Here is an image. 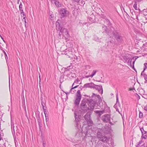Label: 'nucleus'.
I'll return each instance as SVG.
<instances>
[{
    "mask_svg": "<svg viewBox=\"0 0 147 147\" xmlns=\"http://www.w3.org/2000/svg\"><path fill=\"white\" fill-rule=\"evenodd\" d=\"M24 22L25 23V24H26V19H24Z\"/></svg>",
    "mask_w": 147,
    "mask_h": 147,
    "instance_id": "obj_52",
    "label": "nucleus"
},
{
    "mask_svg": "<svg viewBox=\"0 0 147 147\" xmlns=\"http://www.w3.org/2000/svg\"><path fill=\"white\" fill-rule=\"evenodd\" d=\"M97 129V127H96V128H95V129Z\"/></svg>",
    "mask_w": 147,
    "mask_h": 147,
    "instance_id": "obj_61",
    "label": "nucleus"
},
{
    "mask_svg": "<svg viewBox=\"0 0 147 147\" xmlns=\"http://www.w3.org/2000/svg\"><path fill=\"white\" fill-rule=\"evenodd\" d=\"M91 114V112H88L84 116V117L86 121L90 119V115Z\"/></svg>",
    "mask_w": 147,
    "mask_h": 147,
    "instance_id": "obj_18",
    "label": "nucleus"
},
{
    "mask_svg": "<svg viewBox=\"0 0 147 147\" xmlns=\"http://www.w3.org/2000/svg\"><path fill=\"white\" fill-rule=\"evenodd\" d=\"M54 3L58 7H60L61 6V4H60L59 2L57 1L54 0Z\"/></svg>",
    "mask_w": 147,
    "mask_h": 147,
    "instance_id": "obj_26",
    "label": "nucleus"
},
{
    "mask_svg": "<svg viewBox=\"0 0 147 147\" xmlns=\"http://www.w3.org/2000/svg\"><path fill=\"white\" fill-rule=\"evenodd\" d=\"M74 82H76V83H75V84H80L81 82V81H80V80L78 78Z\"/></svg>",
    "mask_w": 147,
    "mask_h": 147,
    "instance_id": "obj_30",
    "label": "nucleus"
},
{
    "mask_svg": "<svg viewBox=\"0 0 147 147\" xmlns=\"http://www.w3.org/2000/svg\"><path fill=\"white\" fill-rule=\"evenodd\" d=\"M97 72V71L96 70H94L92 74H96Z\"/></svg>",
    "mask_w": 147,
    "mask_h": 147,
    "instance_id": "obj_43",
    "label": "nucleus"
},
{
    "mask_svg": "<svg viewBox=\"0 0 147 147\" xmlns=\"http://www.w3.org/2000/svg\"><path fill=\"white\" fill-rule=\"evenodd\" d=\"M84 114V113L81 112V111L78 109H76L74 112L75 121L76 122H79L80 120V115Z\"/></svg>",
    "mask_w": 147,
    "mask_h": 147,
    "instance_id": "obj_3",
    "label": "nucleus"
},
{
    "mask_svg": "<svg viewBox=\"0 0 147 147\" xmlns=\"http://www.w3.org/2000/svg\"><path fill=\"white\" fill-rule=\"evenodd\" d=\"M88 19H89V20H92V18H90V17Z\"/></svg>",
    "mask_w": 147,
    "mask_h": 147,
    "instance_id": "obj_51",
    "label": "nucleus"
},
{
    "mask_svg": "<svg viewBox=\"0 0 147 147\" xmlns=\"http://www.w3.org/2000/svg\"><path fill=\"white\" fill-rule=\"evenodd\" d=\"M116 100H117V102L118 101V95H117L116 96Z\"/></svg>",
    "mask_w": 147,
    "mask_h": 147,
    "instance_id": "obj_45",
    "label": "nucleus"
},
{
    "mask_svg": "<svg viewBox=\"0 0 147 147\" xmlns=\"http://www.w3.org/2000/svg\"><path fill=\"white\" fill-rule=\"evenodd\" d=\"M136 147H145V143L142 140H140Z\"/></svg>",
    "mask_w": 147,
    "mask_h": 147,
    "instance_id": "obj_16",
    "label": "nucleus"
},
{
    "mask_svg": "<svg viewBox=\"0 0 147 147\" xmlns=\"http://www.w3.org/2000/svg\"><path fill=\"white\" fill-rule=\"evenodd\" d=\"M58 24L57 25H57H58V27L59 26V28H58V30H59V34L61 35L63 34L64 35H67L68 34V32L66 29L65 28H61L59 26V24L58 23Z\"/></svg>",
    "mask_w": 147,
    "mask_h": 147,
    "instance_id": "obj_6",
    "label": "nucleus"
},
{
    "mask_svg": "<svg viewBox=\"0 0 147 147\" xmlns=\"http://www.w3.org/2000/svg\"><path fill=\"white\" fill-rule=\"evenodd\" d=\"M114 107L116 109V111L119 112V113L121 114L120 112L119 111V108H120V106L118 104H116L114 106Z\"/></svg>",
    "mask_w": 147,
    "mask_h": 147,
    "instance_id": "obj_23",
    "label": "nucleus"
},
{
    "mask_svg": "<svg viewBox=\"0 0 147 147\" xmlns=\"http://www.w3.org/2000/svg\"><path fill=\"white\" fill-rule=\"evenodd\" d=\"M41 105L42 107V109H44V108H45V104H44V103L43 102H41Z\"/></svg>",
    "mask_w": 147,
    "mask_h": 147,
    "instance_id": "obj_41",
    "label": "nucleus"
},
{
    "mask_svg": "<svg viewBox=\"0 0 147 147\" xmlns=\"http://www.w3.org/2000/svg\"><path fill=\"white\" fill-rule=\"evenodd\" d=\"M72 68V66H69L67 67V68H62L61 70V71L60 72L61 74H63L66 71L69 70L70 69H71Z\"/></svg>",
    "mask_w": 147,
    "mask_h": 147,
    "instance_id": "obj_14",
    "label": "nucleus"
},
{
    "mask_svg": "<svg viewBox=\"0 0 147 147\" xmlns=\"http://www.w3.org/2000/svg\"><path fill=\"white\" fill-rule=\"evenodd\" d=\"M109 138H107L105 136H103L100 139V140L104 142H107L109 140Z\"/></svg>",
    "mask_w": 147,
    "mask_h": 147,
    "instance_id": "obj_17",
    "label": "nucleus"
},
{
    "mask_svg": "<svg viewBox=\"0 0 147 147\" xmlns=\"http://www.w3.org/2000/svg\"><path fill=\"white\" fill-rule=\"evenodd\" d=\"M81 106L82 110V111L81 112H83L84 113L86 112L88 109L87 106L86 105V102L84 100L82 101L81 104Z\"/></svg>",
    "mask_w": 147,
    "mask_h": 147,
    "instance_id": "obj_7",
    "label": "nucleus"
},
{
    "mask_svg": "<svg viewBox=\"0 0 147 147\" xmlns=\"http://www.w3.org/2000/svg\"><path fill=\"white\" fill-rule=\"evenodd\" d=\"M101 79H100V80H97V81H98V82H100V80H101Z\"/></svg>",
    "mask_w": 147,
    "mask_h": 147,
    "instance_id": "obj_56",
    "label": "nucleus"
},
{
    "mask_svg": "<svg viewBox=\"0 0 147 147\" xmlns=\"http://www.w3.org/2000/svg\"><path fill=\"white\" fill-rule=\"evenodd\" d=\"M102 77H101V78L102 79Z\"/></svg>",
    "mask_w": 147,
    "mask_h": 147,
    "instance_id": "obj_62",
    "label": "nucleus"
},
{
    "mask_svg": "<svg viewBox=\"0 0 147 147\" xmlns=\"http://www.w3.org/2000/svg\"><path fill=\"white\" fill-rule=\"evenodd\" d=\"M22 16H23L22 17H23V19H25L26 16L25 14L24 13H22Z\"/></svg>",
    "mask_w": 147,
    "mask_h": 147,
    "instance_id": "obj_36",
    "label": "nucleus"
},
{
    "mask_svg": "<svg viewBox=\"0 0 147 147\" xmlns=\"http://www.w3.org/2000/svg\"><path fill=\"white\" fill-rule=\"evenodd\" d=\"M20 0H18V3H19V1Z\"/></svg>",
    "mask_w": 147,
    "mask_h": 147,
    "instance_id": "obj_60",
    "label": "nucleus"
},
{
    "mask_svg": "<svg viewBox=\"0 0 147 147\" xmlns=\"http://www.w3.org/2000/svg\"><path fill=\"white\" fill-rule=\"evenodd\" d=\"M144 65L143 70L142 71L141 74H143V73H147V63H144Z\"/></svg>",
    "mask_w": 147,
    "mask_h": 147,
    "instance_id": "obj_19",
    "label": "nucleus"
},
{
    "mask_svg": "<svg viewBox=\"0 0 147 147\" xmlns=\"http://www.w3.org/2000/svg\"><path fill=\"white\" fill-rule=\"evenodd\" d=\"M43 109V110L44 113L45 115H46V109L44 108V109Z\"/></svg>",
    "mask_w": 147,
    "mask_h": 147,
    "instance_id": "obj_44",
    "label": "nucleus"
},
{
    "mask_svg": "<svg viewBox=\"0 0 147 147\" xmlns=\"http://www.w3.org/2000/svg\"><path fill=\"white\" fill-rule=\"evenodd\" d=\"M105 22L109 26H111L112 24L110 22V21L107 19H106Z\"/></svg>",
    "mask_w": 147,
    "mask_h": 147,
    "instance_id": "obj_27",
    "label": "nucleus"
},
{
    "mask_svg": "<svg viewBox=\"0 0 147 147\" xmlns=\"http://www.w3.org/2000/svg\"><path fill=\"white\" fill-rule=\"evenodd\" d=\"M143 45L144 46H145L147 47V43H145Z\"/></svg>",
    "mask_w": 147,
    "mask_h": 147,
    "instance_id": "obj_47",
    "label": "nucleus"
},
{
    "mask_svg": "<svg viewBox=\"0 0 147 147\" xmlns=\"http://www.w3.org/2000/svg\"><path fill=\"white\" fill-rule=\"evenodd\" d=\"M64 77V76L63 75H61L60 77V83H61L63 81V79Z\"/></svg>",
    "mask_w": 147,
    "mask_h": 147,
    "instance_id": "obj_31",
    "label": "nucleus"
},
{
    "mask_svg": "<svg viewBox=\"0 0 147 147\" xmlns=\"http://www.w3.org/2000/svg\"><path fill=\"white\" fill-rule=\"evenodd\" d=\"M65 93L66 94V95H68V94H69L70 93V92H65Z\"/></svg>",
    "mask_w": 147,
    "mask_h": 147,
    "instance_id": "obj_46",
    "label": "nucleus"
},
{
    "mask_svg": "<svg viewBox=\"0 0 147 147\" xmlns=\"http://www.w3.org/2000/svg\"><path fill=\"white\" fill-rule=\"evenodd\" d=\"M0 138H1V134H0Z\"/></svg>",
    "mask_w": 147,
    "mask_h": 147,
    "instance_id": "obj_59",
    "label": "nucleus"
},
{
    "mask_svg": "<svg viewBox=\"0 0 147 147\" xmlns=\"http://www.w3.org/2000/svg\"><path fill=\"white\" fill-rule=\"evenodd\" d=\"M9 82H10V76H9Z\"/></svg>",
    "mask_w": 147,
    "mask_h": 147,
    "instance_id": "obj_55",
    "label": "nucleus"
},
{
    "mask_svg": "<svg viewBox=\"0 0 147 147\" xmlns=\"http://www.w3.org/2000/svg\"><path fill=\"white\" fill-rule=\"evenodd\" d=\"M59 13L61 18H64L67 16L69 13V12L65 9L63 8L59 11Z\"/></svg>",
    "mask_w": 147,
    "mask_h": 147,
    "instance_id": "obj_8",
    "label": "nucleus"
},
{
    "mask_svg": "<svg viewBox=\"0 0 147 147\" xmlns=\"http://www.w3.org/2000/svg\"><path fill=\"white\" fill-rule=\"evenodd\" d=\"M94 86V84L93 83H87L84 84V86L85 87L93 88Z\"/></svg>",
    "mask_w": 147,
    "mask_h": 147,
    "instance_id": "obj_15",
    "label": "nucleus"
},
{
    "mask_svg": "<svg viewBox=\"0 0 147 147\" xmlns=\"http://www.w3.org/2000/svg\"><path fill=\"white\" fill-rule=\"evenodd\" d=\"M133 10H132V11H131V10H130V12H131V13L133 14Z\"/></svg>",
    "mask_w": 147,
    "mask_h": 147,
    "instance_id": "obj_50",
    "label": "nucleus"
},
{
    "mask_svg": "<svg viewBox=\"0 0 147 147\" xmlns=\"http://www.w3.org/2000/svg\"><path fill=\"white\" fill-rule=\"evenodd\" d=\"M142 0H135L134 1L136 2V3H138L140 2Z\"/></svg>",
    "mask_w": 147,
    "mask_h": 147,
    "instance_id": "obj_42",
    "label": "nucleus"
},
{
    "mask_svg": "<svg viewBox=\"0 0 147 147\" xmlns=\"http://www.w3.org/2000/svg\"><path fill=\"white\" fill-rule=\"evenodd\" d=\"M11 131L13 135V134H15V130L16 131V134L17 135H18V133L19 134V133H18V132L17 131L18 128L17 126L15 127V126H14L13 125H11Z\"/></svg>",
    "mask_w": 147,
    "mask_h": 147,
    "instance_id": "obj_12",
    "label": "nucleus"
},
{
    "mask_svg": "<svg viewBox=\"0 0 147 147\" xmlns=\"http://www.w3.org/2000/svg\"><path fill=\"white\" fill-rule=\"evenodd\" d=\"M86 121L88 123V128L86 129V126L85 125H84L83 127V129L84 128H86V129L83 131L86 134H90L91 133L92 131H94V130L92 129V127L89 128L90 126H92L93 125V121L90 119L88 120H87Z\"/></svg>",
    "mask_w": 147,
    "mask_h": 147,
    "instance_id": "obj_2",
    "label": "nucleus"
},
{
    "mask_svg": "<svg viewBox=\"0 0 147 147\" xmlns=\"http://www.w3.org/2000/svg\"><path fill=\"white\" fill-rule=\"evenodd\" d=\"M97 90L98 92L101 94L103 93V89L101 86L96 85L94 84V88Z\"/></svg>",
    "mask_w": 147,
    "mask_h": 147,
    "instance_id": "obj_11",
    "label": "nucleus"
},
{
    "mask_svg": "<svg viewBox=\"0 0 147 147\" xmlns=\"http://www.w3.org/2000/svg\"><path fill=\"white\" fill-rule=\"evenodd\" d=\"M22 3H20V5L19 6L20 10L22 9Z\"/></svg>",
    "mask_w": 147,
    "mask_h": 147,
    "instance_id": "obj_33",
    "label": "nucleus"
},
{
    "mask_svg": "<svg viewBox=\"0 0 147 147\" xmlns=\"http://www.w3.org/2000/svg\"><path fill=\"white\" fill-rule=\"evenodd\" d=\"M91 98V99L90 100L91 101V103L94 102L97 104L98 106L100 104V103L102 102V99L100 96L98 95H97L94 93L93 94Z\"/></svg>",
    "mask_w": 147,
    "mask_h": 147,
    "instance_id": "obj_1",
    "label": "nucleus"
},
{
    "mask_svg": "<svg viewBox=\"0 0 147 147\" xmlns=\"http://www.w3.org/2000/svg\"><path fill=\"white\" fill-rule=\"evenodd\" d=\"M1 138H0V141H1Z\"/></svg>",
    "mask_w": 147,
    "mask_h": 147,
    "instance_id": "obj_63",
    "label": "nucleus"
},
{
    "mask_svg": "<svg viewBox=\"0 0 147 147\" xmlns=\"http://www.w3.org/2000/svg\"><path fill=\"white\" fill-rule=\"evenodd\" d=\"M144 134H142V138L146 139L147 138V136L146 135H144Z\"/></svg>",
    "mask_w": 147,
    "mask_h": 147,
    "instance_id": "obj_37",
    "label": "nucleus"
},
{
    "mask_svg": "<svg viewBox=\"0 0 147 147\" xmlns=\"http://www.w3.org/2000/svg\"><path fill=\"white\" fill-rule=\"evenodd\" d=\"M39 77L40 80V79H41L40 76V75H39Z\"/></svg>",
    "mask_w": 147,
    "mask_h": 147,
    "instance_id": "obj_54",
    "label": "nucleus"
},
{
    "mask_svg": "<svg viewBox=\"0 0 147 147\" xmlns=\"http://www.w3.org/2000/svg\"><path fill=\"white\" fill-rule=\"evenodd\" d=\"M102 130L101 129H99L97 131V137L100 139L103 135H102L101 134Z\"/></svg>",
    "mask_w": 147,
    "mask_h": 147,
    "instance_id": "obj_20",
    "label": "nucleus"
},
{
    "mask_svg": "<svg viewBox=\"0 0 147 147\" xmlns=\"http://www.w3.org/2000/svg\"><path fill=\"white\" fill-rule=\"evenodd\" d=\"M89 67V68H90V66L88 65H86V67Z\"/></svg>",
    "mask_w": 147,
    "mask_h": 147,
    "instance_id": "obj_53",
    "label": "nucleus"
},
{
    "mask_svg": "<svg viewBox=\"0 0 147 147\" xmlns=\"http://www.w3.org/2000/svg\"><path fill=\"white\" fill-rule=\"evenodd\" d=\"M82 135V133L81 132H76L73 134V136H74L75 140L79 142L81 139Z\"/></svg>",
    "mask_w": 147,
    "mask_h": 147,
    "instance_id": "obj_5",
    "label": "nucleus"
},
{
    "mask_svg": "<svg viewBox=\"0 0 147 147\" xmlns=\"http://www.w3.org/2000/svg\"><path fill=\"white\" fill-rule=\"evenodd\" d=\"M119 33V32L116 30H114L112 32V34L114 36V37H116Z\"/></svg>",
    "mask_w": 147,
    "mask_h": 147,
    "instance_id": "obj_24",
    "label": "nucleus"
},
{
    "mask_svg": "<svg viewBox=\"0 0 147 147\" xmlns=\"http://www.w3.org/2000/svg\"><path fill=\"white\" fill-rule=\"evenodd\" d=\"M115 38L117 40H121L122 39V36H121V34H118L116 37H115Z\"/></svg>",
    "mask_w": 147,
    "mask_h": 147,
    "instance_id": "obj_22",
    "label": "nucleus"
},
{
    "mask_svg": "<svg viewBox=\"0 0 147 147\" xmlns=\"http://www.w3.org/2000/svg\"><path fill=\"white\" fill-rule=\"evenodd\" d=\"M94 74H92V75H89L88 76H85V78H88L89 77L92 78L93 77V76H94Z\"/></svg>",
    "mask_w": 147,
    "mask_h": 147,
    "instance_id": "obj_32",
    "label": "nucleus"
},
{
    "mask_svg": "<svg viewBox=\"0 0 147 147\" xmlns=\"http://www.w3.org/2000/svg\"><path fill=\"white\" fill-rule=\"evenodd\" d=\"M89 107H88V109H89L90 110H93L94 108L95 107V109H100V107H97L96 105H97V104L94 103L93 102V103H91V101H89V104H88Z\"/></svg>",
    "mask_w": 147,
    "mask_h": 147,
    "instance_id": "obj_9",
    "label": "nucleus"
},
{
    "mask_svg": "<svg viewBox=\"0 0 147 147\" xmlns=\"http://www.w3.org/2000/svg\"><path fill=\"white\" fill-rule=\"evenodd\" d=\"M75 83H76V82H74L73 83L72 86V88L70 90V92L72 94H74L76 91V90H74V89L76 88L79 86V85H76L73 87V86L75 84Z\"/></svg>",
    "mask_w": 147,
    "mask_h": 147,
    "instance_id": "obj_13",
    "label": "nucleus"
},
{
    "mask_svg": "<svg viewBox=\"0 0 147 147\" xmlns=\"http://www.w3.org/2000/svg\"><path fill=\"white\" fill-rule=\"evenodd\" d=\"M80 125H79V124L78 123H77L76 124V125L75 126V127L76 128H77V129H79V126Z\"/></svg>",
    "mask_w": 147,
    "mask_h": 147,
    "instance_id": "obj_35",
    "label": "nucleus"
},
{
    "mask_svg": "<svg viewBox=\"0 0 147 147\" xmlns=\"http://www.w3.org/2000/svg\"><path fill=\"white\" fill-rule=\"evenodd\" d=\"M81 95L80 90L77 91L76 95V99L74 102V103L76 105L79 104L80 101L81 99Z\"/></svg>",
    "mask_w": 147,
    "mask_h": 147,
    "instance_id": "obj_4",
    "label": "nucleus"
},
{
    "mask_svg": "<svg viewBox=\"0 0 147 147\" xmlns=\"http://www.w3.org/2000/svg\"><path fill=\"white\" fill-rule=\"evenodd\" d=\"M45 115L46 118V122H47L48 121V117L46 116V115Z\"/></svg>",
    "mask_w": 147,
    "mask_h": 147,
    "instance_id": "obj_40",
    "label": "nucleus"
},
{
    "mask_svg": "<svg viewBox=\"0 0 147 147\" xmlns=\"http://www.w3.org/2000/svg\"><path fill=\"white\" fill-rule=\"evenodd\" d=\"M145 19H146V22H147V15L145 17Z\"/></svg>",
    "mask_w": 147,
    "mask_h": 147,
    "instance_id": "obj_48",
    "label": "nucleus"
},
{
    "mask_svg": "<svg viewBox=\"0 0 147 147\" xmlns=\"http://www.w3.org/2000/svg\"><path fill=\"white\" fill-rule=\"evenodd\" d=\"M25 26L26 27V24H25Z\"/></svg>",
    "mask_w": 147,
    "mask_h": 147,
    "instance_id": "obj_57",
    "label": "nucleus"
},
{
    "mask_svg": "<svg viewBox=\"0 0 147 147\" xmlns=\"http://www.w3.org/2000/svg\"><path fill=\"white\" fill-rule=\"evenodd\" d=\"M140 130L142 132V134H145L147 132L146 131L144 130L143 128H140Z\"/></svg>",
    "mask_w": 147,
    "mask_h": 147,
    "instance_id": "obj_29",
    "label": "nucleus"
},
{
    "mask_svg": "<svg viewBox=\"0 0 147 147\" xmlns=\"http://www.w3.org/2000/svg\"><path fill=\"white\" fill-rule=\"evenodd\" d=\"M146 147H147V146H146Z\"/></svg>",
    "mask_w": 147,
    "mask_h": 147,
    "instance_id": "obj_64",
    "label": "nucleus"
},
{
    "mask_svg": "<svg viewBox=\"0 0 147 147\" xmlns=\"http://www.w3.org/2000/svg\"><path fill=\"white\" fill-rule=\"evenodd\" d=\"M20 11L21 16L22 17L23 16H22V13H24V12L23 11V10L22 9V10H20Z\"/></svg>",
    "mask_w": 147,
    "mask_h": 147,
    "instance_id": "obj_39",
    "label": "nucleus"
},
{
    "mask_svg": "<svg viewBox=\"0 0 147 147\" xmlns=\"http://www.w3.org/2000/svg\"><path fill=\"white\" fill-rule=\"evenodd\" d=\"M134 3L133 5V7L136 10H137V5L138 3H136V2L134 1Z\"/></svg>",
    "mask_w": 147,
    "mask_h": 147,
    "instance_id": "obj_28",
    "label": "nucleus"
},
{
    "mask_svg": "<svg viewBox=\"0 0 147 147\" xmlns=\"http://www.w3.org/2000/svg\"><path fill=\"white\" fill-rule=\"evenodd\" d=\"M110 116L108 114L105 115L102 118V120L104 122H109L110 121Z\"/></svg>",
    "mask_w": 147,
    "mask_h": 147,
    "instance_id": "obj_10",
    "label": "nucleus"
},
{
    "mask_svg": "<svg viewBox=\"0 0 147 147\" xmlns=\"http://www.w3.org/2000/svg\"><path fill=\"white\" fill-rule=\"evenodd\" d=\"M143 113L141 112H140L139 114V117L140 118H142L143 117Z\"/></svg>",
    "mask_w": 147,
    "mask_h": 147,
    "instance_id": "obj_34",
    "label": "nucleus"
},
{
    "mask_svg": "<svg viewBox=\"0 0 147 147\" xmlns=\"http://www.w3.org/2000/svg\"><path fill=\"white\" fill-rule=\"evenodd\" d=\"M94 112L100 116L102 114L104 113V110H96L94 111Z\"/></svg>",
    "mask_w": 147,
    "mask_h": 147,
    "instance_id": "obj_21",
    "label": "nucleus"
},
{
    "mask_svg": "<svg viewBox=\"0 0 147 147\" xmlns=\"http://www.w3.org/2000/svg\"><path fill=\"white\" fill-rule=\"evenodd\" d=\"M134 62H135V61H133V64H134Z\"/></svg>",
    "mask_w": 147,
    "mask_h": 147,
    "instance_id": "obj_58",
    "label": "nucleus"
},
{
    "mask_svg": "<svg viewBox=\"0 0 147 147\" xmlns=\"http://www.w3.org/2000/svg\"><path fill=\"white\" fill-rule=\"evenodd\" d=\"M72 1L74 2H76L77 3H79L80 0H72Z\"/></svg>",
    "mask_w": 147,
    "mask_h": 147,
    "instance_id": "obj_38",
    "label": "nucleus"
},
{
    "mask_svg": "<svg viewBox=\"0 0 147 147\" xmlns=\"http://www.w3.org/2000/svg\"><path fill=\"white\" fill-rule=\"evenodd\" d=\"M141 76L142 78H144L145 81V83H147V75L146 74H141Z\"/></svg>",
    "mask_w": 147,
    "mask_h": 147,
    "instance_id": "obj_25",
    "label": "nucleus"
},
{
    "mask_svg": "<svg viewBox=\"0 0 147 147\" xmlns=\"http://www.w3.org/2000/svg\"><path fill=\"white\" fill-rule=\"evenodd\" d=\"M1 39L3 40V41L4 42H5L4 40L3 39V38L2 37V36H1Z\"/></svg>",
    "mask_w": 147,
    "mask_h": 147,
    "instance_id": "obj_49",
    "label": "nucleus"
}]
</instances>
